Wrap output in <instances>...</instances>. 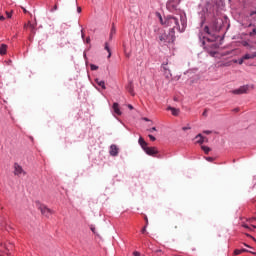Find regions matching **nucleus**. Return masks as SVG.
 <instances>
[{
    "label": "nucleus",
    "mask_w": 256,
    "mask_h": 256,
    "mask_svg": "<svg viewBox=\"0 0 256 256\" xmlns=\"http://www.w3.org/2000/svg\"><path fill=\"white\" fill-rule=\"evenodd\" d=\"M160 23L165 25L166 27H173V31L177 29V31H183L185 29V22H182V29L179 27V20L176 17L168 16L163 22V17L160 16Z\"/></svg>",
    "instance_id": "nucleus-1"
},
{
    "label": "nucleus",
    "mask_w": 256,
    "mask_h": 256,
    "mask_svg": "<svg viewBox=\"0 0 256 256\" xmlns=\"http://www.w3.org/2000/svg\"><path fill=\"white\" fill-rule=\"evenodd\" d=\"M160 43L167 45V43H175V30L171 29L168 33L159 36Z\"/></svg>",
    "instance_id": "nucleus-2"
},
{
    "label": "nucleus",
    "mask_w": 256,
    "mask_h": 256,
    "mask_svg": "<svg viewBox=\"0 0 256 256\" xmlns=\"http://www.w3.org/2000/svg\"><path fill=\"white\" fill-rule=\"evenodd\" d=\"M251 89H255V85L246 84L243 86H240L238 89H235L232 91L233 95H245L251 91Z\"/></svg>",
    "instance_id": "nucleus-3"
},
{
    "label": "nucleus",
    "mask_w": 256,
    "mask_h": 256,
    "mask_svg": "<svg viewBox=\"0 0 256 256\" xmlns=\"http://www.w3.org/2000/svg\"><path fill=\"white\" fill-rule=\"evenodd\" d=\"M14 175L19 177L21 175H27V172H25V170H23V167H21V165H19L18 163H15L14 164Z\"/></svg>",
    "instance_id": "nucleus-4"
},
{
    "label": "nucleus",
    "mask_w": 256,
    "mask_h": 256,
    "mask_svg": "<svg viewBox=\"0 0 256 256\" xmlns=\"http://www.w3.org/2000/svg\"><path fill=\"white\" fill-rule=\"evenodd\" d=\"M145 154L146 155H150L151 157H155V155H157V153H159V150H157V147H149L145 148Z\"/></svg>",
    "instance_id": "nucleus-5"
},
{
    "label": "nucleus",
    "mask_w": 256,
    "mask_h": 256,
    "mask_svg": "<svg viewBox=\"0 0 256 256\" xmlns=\"http://www.w3.org/2000/svg\"><path fill=\"white\" fill-rule=\"evenodd\" d=\"M181 3V0H169L166 4L167 9H177V5Z\"/></svg>",
    "instance_id": "nucleus-6"
},
{
    "label": "nucleus",
    "mask_w": 256,
    "mask_h": 256,
    "mask_svg": "<svg viewBox=\"0 0 256 256\" xmlns=\"http://www.w3.org/2000/svg\"><path fill=\"white\" fill-rule=\"evenodd\" d=\"M39 209H40L42 215H44L45 217H49V215H51L53 213V211L45 205H40Z\"/></svg>",
    "instance_id": "nucleus-7"
},
{
    "label": "nucleus",
    "mask_w": 256,
    "mask_h": 256,
    "mask_svg": "<svg viewBox=\"0 0 256 256\" xmlns=\"http://www.w3.org/2000/svg\"><path fill=\"white\" fill-rule=\"evenodd\" d=\"M110 155L112 157H117V155H119V148L117 147V145L112 144L110 146V151H109Z\"/></svg>",
    "instance_id": "nucleus-8"
},
{
    "label": "nucleus",
    "mask_w": 256,
    "mask_h": 256,
    "mask_svg": "<svg viewBox=\"0 0 256 256\" xmlns=\"http://www.w3.org/2000/svg\"><path fill=\"white\" fill-rule=\"evenodd\" d=\"M0 256H9V248L0 242Z\"/></svg>",
    "instance_id": "nucleus-9"
},
{
    "label": "nucleus",
    "mask_w": 256,
    "mask_h": 256,
    "mask_svg": "<svg viewBox=\"0 0 256 256\" xmlns=\"http://www.w3.org/2000/svg\"><path fill=\"white\" fill-rule=\"evenodd\" d=\"M195 139H199L197 140L196 143H198L199 145H203L204 143H207V141H209L206 137H203V135L198 134Z\"/></svg>",
    "instance_id": "nucleus-10"
},
{
    "label": "nucleus",
    "mask_w": 256,
    "mask_h": 256,
    "mask_svg": "<svg viewBox=\"0 0 256 256\" xmlns=\"http://www.w3.org/2000/svg\"><path fill=\"white\" fill-rule=\"evenodd\" d=\"M241 253H252V255H256V252H252L247 249H236L234 251V255H241Z\"/></svg>",
    "instance_id": "nucleus-11"
},
{
    "label": "nucleus",
    "mask_w": 256,
    "mask_h": 256,
    "mask_svg": "<svg viewBox=\"0 0 256 256\" xmlns=\"http://www.w3.org/2000/svg\"><path fill=\"white\" fill-rule=\"evenodd\" d=\"M138 143L140 145V147H142L143 151H145V149H147L149 146H147V142L145 141V139H143V137H140L138 140Z\"/></svg>",
    "instance_id": "nucleus-12"
},
{
    "label": "nucleus",
    "mask_w": 256,
    "mask_h": 256,
    "mask_svg": "<svg viewBox=\"0 0 256 256\" xmlns=\"http://www.w3.org/2000/svg\"><path fill=\"white\" fill-rule=\"evenodd\" d=\"M138 143L140 145V147H142L143 151H145V149H147L149 146H147V142L145 141V139H143V137H140L138 140Z\"/></svg>",
    "instance_id": "nucleus-13"
},
{
    "label": "nucleus",
    "mask_w": 256,
    "mask_h": 256,
    "mask_svg": "<svg viewBox=\"0 0 256 256\" xmlns=\"http://www.w3.org/2000/svg\"><path fill=\"white\" fill-rule=\"evenodd\" d=\"M168 111H171L172 115H174V117H177L180 113V110L174 107L169 106L168 107Z\"/></svg>",
    "instance_id": "nucleus-14"
},
{
    "label": "nucleus",
    "mask_w": 256,
    "mask_h": 256,
    "mask_svg": "<svg viewBox=\"0 0 256 256\" xmlns=\"http://www.w3.org/2000/svg\"><path fill=\"white\" fill-rule=\"evenodd\" d=\"M112 107H113V111H114V113H116V115H121V110L119 109V103L115 102Z\"/></svg>",
    "instance_id": "nucleus-15"
},
{
    "label": "nucleus",
    "mask_w": 256,
    "mask_h": 256,
    "mask_svg": "<svg viewBox=\"0 0 256 256\" xmlns=\"http://www.w3.org/2000/svg\"><path fill=\"white\" fill-rule=\"evenodd\" d=\"M0 55H7V45L6 44L0 45Z\"/></svg>",
    "instance_id": "nucleus-16"
},
{
    "label": "nucleus",
    "mask_w": 256,
    "mask_h": 256,
    "mask_svg": "<svg viewBox=\"0 0 256 256\" xmlns=\"http://www.w3.org/2000/svg\"><path fill=\"white\" fill-rule=\"evenodd\" d=\"M244 61H247L249 59H255L256 57V52L252 53V54H245L244 56H242Z\"/></svg>",
    "instance_id": "nucleus-17"
},
{
    "label": "nucleus",
    "mask_w": 256,
    "mask_h": 256,
    "mask_svg": "<svg viewBox=\"0 0 256 256\" xmlns=\"http://www.w3.org/2000/svg\"><path fill=\"white\" fill-rule=\"evenodd\" d=\"M95 83H97V85H99V87H101L102 89H107V87L105 86V81L99 80V78H96Z\"/></svg>",
    "instance_id": "nucleus-18"
},
{
    "label": "nucleus",
    "mask_w": 256,
    "mask_h": 256,
    "mask_svg": "<svg viewBox=\"0 0 256 256\" xmlns=\"http://www.w3.org/2000/svg\"><path fill=\"white\" fill-rule=\"evenodd\" d=\"M117 33V29L115 28V25L112 26L110 31V39H113V35Z\"/></svg>",
    "instance_id": "nucleus-19"
},
{
    "label": "nucleus",
    "mask_w": 256,
    "mask_h": 256,
    "mask_svg": "<svg viewBox=\"0 0 256 256\" xmlns=\"http://www.w3.org/2000/svg\"><path fill=\"white\" fill-rule=\"evenodd\" d=\"M127 91L129 93H131L132 95H135V93L133 92V83H129L128 86H127Z\"/></svg>",
    "instance_id": "nucleus-20"
},
{
    "label": "nucleus",
    "mask_w": 256,
    "mask_h": 256,
    "mask_svg": "<svg viewBox=\"0 0 256 256\" xmlns=\"http://www.w3.org/2000/svg\"><path fill=\"white\" fill-rule=\"evenodd\" d=\"M105 50L108 52V59L111 58V49L109 48V43H105Z\"/></svg>",
    "instance_id": "nucleus-21"
},
{
    "label": "nucleus",
    "mask_w": 256,
    "mask_h": 256,
    "mask_svg": "<svg viewBox=\"0 0 256 256\" xmlns=\"http://www.w3.org/2000/svg\"><path fill=\"white\" fill-rule=\"evenodd\" d=\"M201 149L206 155H209V152L211 151V148H209L208 146H201Z\"/></svg>",
    "instance_id": "nucleus-22"
},
{
    "label": "nucleus",
    "mask_w": 256,
    "mask_h": 256,
    "mask_svg": "<svg viewBox=\"0 0 256 256\" xmlns=\"http://www.w3.org/2000/svg\"><path fill=\"white\" fill-rule=\"evenodd\" d=\"M164 74H165V76H166V79H170V77H171V70H166V71L164 72Z\"/></svg>",
    "instance_id": "nucleus-23"
},
{
    "label": "nucleus",
    "mask_w": 256,
    "mask_h": 256,
    "mask_svg": "<svg viewBox=\"0 0 256 256\" xmlns=\"http://www.w3.org/2000/svg\"><path fill=\"white\" fill-rule=\"evenodd\" d=\"M256 35V28H253L251 32H249V37H255Z\"/></svg>",
    "instance_id": "nucleus-24"
},
{
    "label": "nucleus",
    "mask_w": 256,
    "mask_h": 256,
    "mask_svg": "<svg viewBox=\"0 0 256 256\" xmlns=\"http://www.w3.org/2000/svg\"><path fill=\"white\" fill-rule=\"evenodd\" d=\"M90 68H91V71H97V69H99V66H97L95 64H91Z\"/></svg>",
    "instance_id": "nucleus-25"
},
{
    "label": "nucleus",
    "mask_w": 256,
    "mask_h": 256,
    "mask_svg": "<svg viewBox=\"0 0 256 256\" xmlns=\"http://www.w3.org/2000/svg\"><path fill=\"white\" fill-rule=\"evenodd\" d=\"M204 33H207V35H211V31L209 30L208 26L204 27Z\"/></svg>",
    "instance_id": "nucleus-26"
},
{
    "label": "nucleus",
    "mask_w": 256,
    "mask_h": 256,
    "mask_svg": "<svg viewBox=\"0 0 256 256\" xmlns=\"http://www.w3.org/2000/svg\"><path fill=\"white\" fill-rule=\"evenodd\" d=\"M24 27H30V29H32V31H33V29H35V25L31 24V22H28V24L25 25Z\"/></svg>",
    "instance_id": "nucleus-27"
},
{
    "label": "nucleus",
    "mask_w": 256,
    "mask_h": 256,
    "mask_svg": "<svg viewBox=\"0 0 256 256\" xmlns=\"http://www.w3.org/2000/svg\"><path fill=\"white\" fill-rule=\"evenodd\" d=\"M242 45H243V47H250V44H249V42H247V41H242Z\"/></svg>",
    "instance_id": "nucleus-28"
},
{
    "label": "nucleus",
    "mask_w": 256,
    "mask_h": 256,
    "mask_svg": "<svg viewBox=\"0 0 256 256\" xmlns=\"http://www.w3.org/2000/svg\"><path fill=\"white\" fill-rule=\"evenodd\" d=\"M148 137H149L150 141H156V140H157V139L155 138V136H153V135H151V134H149Z\"/></svg>",
    "instance_id": "nucleus-29"
},
{
    "label": "nucleus",
    "mask_w": 256,
    "mask_h": 256,
    "mask_svg": "<svg viewBox=\"0 0 256 256\" xmlns=\"http://www.w3.org/2000/svg\"><path fill=\"white\" fill-rule=\"evenodd\" d=\"M7 18L11 19V17H13V13L12 12H6Z\"/></svg>",
    "instance_id": "nucleus-30"
},
{
    "label": "nucleus",
    "mask_w": 256,
    "mask_h": 256,
    "mask_svg": "<svg viewBox=\"0 0 256 256\" xmlns=\"http://www.w3.org/2000/svg\"><path fill=\"white\" fill-rule=\"evenodd\" d=\"M191 129V126H185L182 128V131H189Z\"/></svg>",
    "instance_id": "nucleus-31"
},
{
    "label": "nucleus",
    "mask_w": 256,
    "mask_h": 256,
    "mask_svg": "<svg viewBox=\"0 0 256 256\" xmlns=\"http://www.w3.org/2000/svg\"><path fill=\"white\" fill-rule=\"evenodd\" d=\"M244 61H245V59H243V56H242V58H240L238 60L239 65H243Z\"/></svg>",
    "instance_id": "nucleus-32"
},
{
    "label": "nucleus",
    "mask_w": 256,
    "mask_h": 256,
    "mask_svg": "<svg viewBox=\"0 0 256 256\" xmlns=\"http://www.w3.org/2000/svg\"><path fill=\"white\" fill-rule=\"evenodd\" d=\"M215 159L213 157H206V161H209L210 163H212V161H214Z\"/></svg>",
    "instance_id": "nucleus-33"
},
{
    "label": "nucleus",
    "mask_w": 256,
    "mask_h": 256,
    "mask_svg": "<svg viewBox=\"0 0 256 256\" xmlns=\"http://www.w3.org/2000/svg\"><path fill=\"white\" fill-rule=\"evenodd\" d=\"M162 69H163L164 72L169 71V69L167 68V66L165 64L162 65Z\"/></svg>",
    "instance_id": "nucleus-34"
},
{
    "label": "nucleus",
    "mask_w": 256,
    "mask_h": 256,
    "mask_svg": "<svg viewBox=\"0 0 256 256\" xmlns=\"http://www.w3.org/2000/svg\"><path fill=\"white\" fill-rule=\"evenodd\" d=\"M150 133H153V131H157V128L156 127H152L148 130Z\"/></svg>",
    "instance_id": "nucleus-35"
},
{
    "label": "nucleus",
    "mask_w": 256,
    "mask_h": 256,
    "mask_svg": "<svg viewBox=\"0 0 256 256\" xmlns=\"http://www.w3.org/2000/svg\"><path fill=\"white\" fill-rule=\"evenodd\" d=\"M0 225L4 226L5 225V220H3V218H0Z\"/></svg>",
    "instance_id": "nucleus-36"
},
{
    "label": "nucleus",
    "mask_w": 256,
    "mask_h": 256,
    "mask_svg": "<svg viewBox=\"0 0 256 256\" xmlns=\"http://www.w3.org/2000/svg\"><path fill=\"white\" fill-rule=\"evenodd\" d=\"M242 227H244V229H251V227H249L247 224H243Z\"/></svg>",
    "instance_id": "nucleus-37"
},
{
    "label": "nucleus",
    "mask_w": 256,
    "mask_h": 256,
    "mask_svg": "<svg viewBox=\"0 0 256 256\" xmlns=\"http://www.w3.org/2000/svg\"><path fill=\"white\" fill-rule=\"evenodd\" d=\"M141 232H142V233H147V226H145L144 228H142Z\"/></svg>",
    "instance_id": "nucleus-38"
},
{
    "label": "nucleus",
    "mask_w": 256,
    "mask_h": 256,
    "mask_svg": "<svg viewBox=\"0 0 256 256\" xmlns=\"http://www.w3.org/2000/svg\"><path fill=\"white\" fill-rule=\"evenodd\" d=\"M133 255H134V256H141V253L135 251V252H133Z\"/></svg>",
    "instance_id": "nucleus-39"
},
{
    "label": "nucleus",
    "mask_w": 256,
    "mask_h": 256,
    "mask_svg": "<svg viewBox=\"0 0 256 256\" xmlns=\"http://www.w3.org/2000/svg\"><path fill=\"white\" fill-rule=\"evenodd\" d=\"M204 133H205L206 135H211V131H209V130H205Z\"/></svg>",
    "instance_id": "nucleus-40"
},
{
    "label": "nucleus",
    "mask_w": 256,
    "mask_h": 256,
    "mask_svg": "<svg viewBox=\"0 0 256 256\" xmlns=\"http://www.w3.org/2000/svg\"><path fill=\"white\" fill-rule=\"evenodd\" d=\"M86 43H91V38H86Z\"/></svg>",
    "instance_id": "nucleus-41"
},
{
    "label": "nucleus",
    "mask_w": 256,
    "mask_h": 256,
    "mask_svg": "<svg viewBox=\"0 0 256 256\" xmlns=\"http://www.w3.org/2000/svg\"><path fill=\"white\" fill-rule=\"evenodd\" d=\"M253 15H256V11H253L250 13V16L253 17Z\"/></svg>",
    "instance_id": "nucleus-42"
},
{
    "label": "nucleus",
    "mask_w": 256,
    "mask_h": 256,
    "mask_svg": "<svg viewBox=\"0 0 256 256\" xmlns=\"http://www.w3.org/2000/svg\"><path fill=\"white\" fill-rule=\"evenodd\" d=\"M0 21H5V16H0Z\"/></svg>",
    "instance_id": "nucleus-43"
},
{
    "label": "nucleus",
    "mask_w": 256,
    "mask_h": 256,
    "mask_svg": "<svg viewBox=\"0 0 256 256\" xmlns=\"http://www.w3.org/2000/svg\"><path fill=\"white\" fill-rule=\"evenodd\" d=\"M145 221H146V225L149 224V219L147 217H145Z\"/></svg>",
    "instance_id": "nucleus-44"
},
{
    "label": "nucleus",
    "mask_w": 256,
    "mask_h": 256,
    "mask_svg": "<svg viewBox=\"0 0 256 256\" xmlns=\"http://www.w3.org/2000/svg\"><path fill=\"white\" fill-rule=\"evenodd\" d=\"M77 12H78V13H81V7H78V8H77Z\"/></svg>",
    "instance_id": "nucleus-45"
},
{
    "label": "nucleus",
    "mask_w": 256,
    "mask_h": 256,
    "mask_svg": "<svg viewBox=\"0 0 256 256\" xmlns=\"http://www.w3.org/2000/svg\"><path fill=\"white\" fill-rule=\"evenodd\" d=\"M81 33H82V39H84L85 38V33H83V30L81 31Z\"/></svg>",
    "instance_id": "nucleus-46"
},
{
    "label": "nucleus",
    "mask_w": 256,
    "mask_h": 256,
    "mask_svg": "<svg viewBox=\"0 0 256 256\" xmlns=\"http://www.w3.org/2000/svg\"><path fill=\"white\" fill-rule=\"evenodd\" d=\"M128 108H130L132 110L133 109V105L129 104Z\"/></svg>",
    "instance_id": "nucleus-47"
},
{
    "label": "nucleus",
    "mask_w": 256,
    "mask_h": 256,
    "mask_svg": "<svg viewBox=\"0 0 256 256\" xmlns=\"http://www.w3.org/2000/svg\"><path fill=\"white\" fill-rule=\"evenodd\" d=\"M247 49H253V46L250 44V46H248Z\"/></svg>",
    "instance_id": "nucleus-48"
},
{
    "label": "nucleus",
    "mask_w": 256,
    "mask_h": 256,
    "mask_svg": "<svg viewBox=\"0 0 256 256\" xmlns=\"http://www.w3.org/2000/svg\"><path fill=\"white\" fill-rule=\"evenodd\" d=\"M54 11H57V4L54 5Z\"/></svg>",
    "instance_id": "nucleus-49"
},
{
    "label": "nucleus",
    "mask_w": 256,
    "mask_h": 256,
    "mask_svg": "<svg viewBox=\"0 0 256 256\" xmlns=\"http://www.w3.org/2000/svg\"><path fill=\"white\" fill-rule=\"evenodd\" d=\"M91 231H93V233H95V228H92Z\"/></svg>",
    "instance_id": "nucleus-50"
},
{
    "label": "nucleus",
    "mask_w": 256,
    "mask_h": 256,
    "mask_svg": "<svg viewBox=\"0 0 256 256\" xmlns=\"http://www.w3.org/2000/svg\"><path fill=\"white\" fill-rule=\"evenodd\" d=\"M24 13H27V10L23 9Z\"/></svg>",
    "instance_id": "nucleus-51"
},
{
    "label": "nucleus",
    "mask_w": 256,
    "mask_h": 256,
    "mask_svg": "<svg viewBox=\"0 0 256 256\" xmlns=\"http://www.w3.org/2000/svg\"><path fill=\"white\" fill-rule=\"evenodd\" d=\"M256 227L255 226H252V229H255Z\"/></svg>",
    "instance_id": "nucleus-52"
},
{
    "label": "nucleus",
    "mask_w": 256,
    "mask_h": 256,
    "mask_svg": "<svg viewBox=\"0 0 256 256\" xmlns=\"http://www.w3.org/2000/svg\"><path fill=\"white\" fill-rule=\"evenodd\" d=\"M203 115H206V113L204 112Z\"/></svg>",
    "instance_id": "nucleus-53"
}]
</instances>
